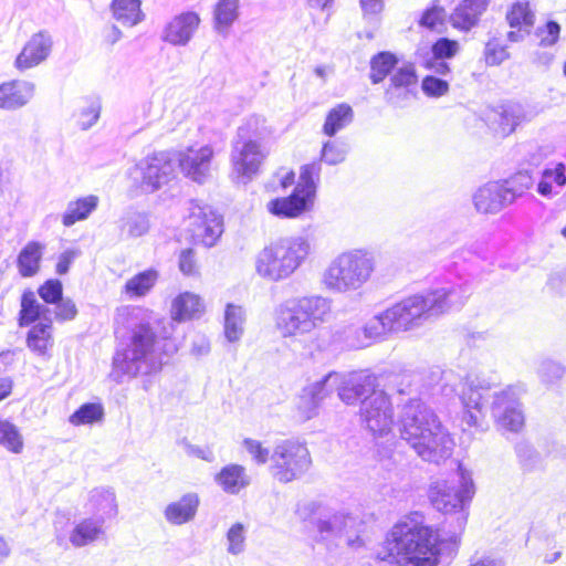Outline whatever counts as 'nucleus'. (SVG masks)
I'll use <instances>...</instances> for the list:
<instances>
[{
    "mask_svg": "<svg viewBox=\"0 0 566 566\" xmlns=\"http://www.w3.org/2000/svg\"><path fill=\"white\" fill-rule=\"evenodd\" d=\"M460 399L463 406V421L469 427L486 430L488 409L500 431L520 432L525 423L522 403L516 390L509 386L492 391L491 385L479 377H468L463 384Z\"/></svg>",
    "mask_w": 566,
    "mask_h": 566,
    "instance_id": "nucleus-1",
    "label": "nucleus"
},
{
    "mask_svg": "<svg viewBox=\"0 0 566 566\" xmlns=\"http://www.w3.org/2000/svg\"><path fill=\"white\" fill-rule=\"evenodd\" d=\"M459 542L457 533L440 538L437 531L413 518L396 523L386 538L389 553L408 566H438L440 556L453 554Z\"/></svg>",
    "mask_w": 566,
    "mask_h": 566,
    "instance_id": "nucleus-2",
    "label": "nucleus"
},
{
    "mask_svg": "<svg viewBox=\"0 0 566 566\" xmlns=\"http://www.w3.org/2000/svg\"><path fill=\"white\" fill-rule=\"evenodd\" d=\"M171 332L166 326L160 337L149 322H140L130 334V342L123 350H117L113 358V375L134 377L139 374L158 371L166 357L178 350Z\"/></svg>",
    "mask_w": 566,
    "mask_h": 566,
    "instance_id": "nucleus-3",
    "label": "nucleus"
},
{
    "mask_svg": "<svg viewBox=\"0 0 566 566\" xmlns=\"http://www.w3.org/2000/svg\"><path fill=\"white\" fill-rule=\"evenodd\" d=\"M471 294L468 284L448 283L402 298L389 310L398 333L412 331L432 318L460 310Z\"/></svg>",
    "mask_w": 566,
    "mask_h": 566,
    "instance_id": "nucleus-4",
    "label": "nucleus"
},
{
    "mask_svg": "<svg viewBox=\"0 0 566 566\" xmlns=\"http://www.w3.org/2000/svg\"><path fill=\"white\" fill-rule=\"evenodd\" d=\"M398 424L400 437L424 461L438 463L451 455L453 440L434 411L420 399L403 405Z\"/></svg>",
    "mask_w": 566,
    "mask_h": 566,
    "instance_id": "nucleus-5",
    "label": "nucleus"
},
{
    "mask_svg": "<svg viewBox=\"0 0 566 566\" xmlns=\"http://www.w3.org/2000/svg\"><path fill=\"white\" fill-rule=\"evenodd\" d=\"M332 314V301L321 295L290 297L273 311L276 332L283 338H297L313 334Z\"/></svg>",
    "mask_w": 566,
    "mask_h": 566,
    "instance_id": "nucleus-6",
    "label": "nucleus"
},
{
    "mask_svg": "<svg viewBox=\"0 0 566 566\" xmlns=\"http://www.w3.org/2000/svg\"><path fill=\"white\" fill-rule=\"evenodd\" d=\"M312 242L305 235H290L264 247L255 256L254 268L259 276L280 282L293 275L312 253Z\"/></svg>",
    "mask_w": 566,
    "mask_h": 566,
    "instance_id": "nucleus-7",
    "label": "nucleus"
},
{
    "mask_svg": "<svg viewBox=\"0 0 566 566\" xmlns=\"http://www.w3.org/2000/svg\"><path fill=\"white\" fill-rule=\"evenodd\" d=\"M373 253L355 249L335 256L321 275L322 286L334 294H347L360 290L375 271Z\"/></svg>",
    "mask_w": 566,
    "mask_h": 566,
    "instance_id": "nucleus-8",
    "label": "nucleus"
},
{
    "mask_svg": "<svg viewBox=\"0 0 566 566\" xmlns=\"http://www.w3.org/2000/svg\"><path fill=\"white\" fill-rule=\"evenodd\" d=\"M475 488L471 474L459 467L447 479L432 482L429 499L434 509L443 514H454L455 530L461 532L468 521V507L474 496Z\"/></svg>",
    "mask_w": 566,
    "mask_h": 566,
    "instance_id": "nucleus-9",
    "label": "nucleus"
},
{
    "mask_svg": "<svg viewBox=\"0 0 566 566\" xmlns=\"http://www.w3.org/2000/svg\"><path fill=\"white\" fill-rule=\"evenodd\" d=\"M319 174V161L303 165L292 195L271 200L268 203V210L280 218H297L303 212L308 211L314 203Z\"/></svg>",
    "mask_w": 566,
    "mask_h": 566,
    "instance_id": "nucleus-10",
    "label": "nucleus"
},
{
    "mask_svg": "<svg viewBox=\"0 0 566 566\" xmlns=\"http://www.w3.org/2000/svg\"><path fill=\"white\" fill-rule=\"evenodd\" d=\"M312 463L308 449L295 440L279 442L271 454V472L275 480L289 483L301 478Z\"/></svg>",
    "mask_w": 566,
    "mask_h": 566,
    "instance_id": "nucleus-11",
    "label": "nucleus"
},
{
    "mask_svg": "<svg viewBox=\"0 0 566 566\" xmlns=\"http://www.w3.org/2000/svg\"><path fill=\"white\" fill-rule=\"evenodd\" d=\"M172 154L159 151L140 159L130 170V176L145 192H154L175 178Z\"/></svg>",
    "mask_w": 566,
    "mask_h": 566,
    "instance_id": "nucleus-12",
    "label": "nucleus"
},
{
    "mask_svg": "<svg viewBox=\"0 0 566 566\" xmlns=\"http://www.w3.org/2000/svg\"><path fill=\"white\" fill-rule=\"evenodd\" d=\"M317 536L329 545L339 546L345 543L349 546L358 541L360 520L345 512L319 513L314 522Z\"/></svg>",
    "mask_w": 566,
    "mask_h": 566,
    "instance_id": "nucleus-13",
    "label": "nucleus"
},
{
    "mask_svg": "<svg viewBox=\"0 0 566 566\" xmlns=\"http://www.w3.org/2000/svg\"><path fill=\"white\" fill-rule=\"evenodd\" d=\"M359 418L375 437L388 434L394 424V408L389 396L384 390L366 396L360 401Z\"/></svg>",
    "mask_w": 566,
    "mask_h": 566,
    "instance_id": "nucleus-14",
    "label": "nucleus"
},
{
    "mask_svg": "<svg viewBox=\"0 0 566 566\" xmlns=\"http://www.w3.org/2000/svg\"><path fill=\"white\" fill-rule=\"evenodd\" d=\"M187 227L192 239L207 248L213 247L223 232L222 219L211 207L191 201Z\"/></svg>",
    "mask_w": 566,
    "mask_h": 566,
    "instance_id": "nucleus-15",
    "label": "nucleus"
},
{
    "mask_svg": "<svg viewBox=\"0 0 566 566\" xmlns=\"http://www.w3.org/2000/svg\"><path fill=\"white\" fill-rule=\"evenodd\" d=\"M339 382L338 373H328L321 380L305 386L296 401V417L301 421H307L318 415L323 400L334 390Z\"/></svg>",
    "mask_w": 566,
    "mask_h": 566,
    "instance_id": "nucleus-16",
    "label": "nucleus"
},
{
    "mask_svg": "<svg viewBox=\"0 0 566 566\" xmlns=\"http://www.w3.org/2000/svg\"><path fill=\"white\" fill-rule=\"evenodd\" d=\"M264 158L265 153L256 139L238 138L231 154L233 172L245 184L259 171Z\"/></svg>",
    "mask_w": 566,
    "mask_h": 566,
    "instance_id": "nucleus-17",
    "label": "nucleus"
},
{
    "mask_svg": "<svg viewBox=\"0 0 566 566\" xmlns=\"http://www.w3.org/2000/svg\"><path fill=\"white\" fill-rule=\"evenodd\" d=\"M213 154V149L209 145L199 148L189 147L178 153L177 160L186 177L198 184H203L210 176Z\"/></svg>",
    "mask_w": 566,
    "mask_h": 566,
    "instance_id": "nucleus-18",
    "label": "nucleus"
},
{
    "mask_svg": "<svg viewBox=\"0 0 566 566\" xmlns=\"http://www.w3.org/2000/svg\"><path fill=\"white\" fill-rule=\"evenodd\" d=\"M53 49V39L48 31L34 33L23 45L14 60V67L19 72H25L48 60Z\"/></svg>",
    "mask_w": 566,
    "mask_h": 566,
    "instance_id": "nucleus-19",
    "label": "nucleus"
},
{
    "mask_svg": "<svg viewBox=\"0 0 566 566\" xmlns=\"http://www.w3.org/2000/svg\"><path fill=\"white\" fill-rule=\"evenodd\" d=\"M200 17L193 11L175 15L164 28L161 40L176 46L187 45L200 25Z\"/></svg>",
    "mask_w": 566,
    "mask_h": 566,
    "instance_id": "nucleus-20",
    "label": "nucleus"
},
{
    "mask_svg": "<svg viewBox=\"0 0 566 566\" xmlns=\"http://www.w3.org/2000/svg\"><path fill=\"white\" fill-rule=\"evenodd\" d=\"M376 387V378L370 375L353 374L344 377L339 374V382L334 387L339 399L346 405H354L370 395Z\"/></svg>",
    "mask_w": 566,
    "mask_h": 566,
    "instance_id": "nucleus-21",
    "label": "nucleus"
},
{
    "mask_svg": "<svg viewBox=\"0 0 566 566\" xmlns=\"http://www.w3.org/2000/svg\"><path fill=\"white\" fill-rule=\"evenodd\" d=\"M205 312L202 298L192 292H182L172 298L170 304V318L168 331L174 332L175 323H181L200 317Z\"/></svg>",
    "mask_w": 566,
    "mask_h": 566,
    "instance_id": "nucleus-22",
    "label": "nucleus"
},
{
    "mask_svg": "<svg viewBox=\"0 0 566 566\" xmlns=\"http://www.w3.org/2000/svg\"><path fill=\"white\" fill-rule=\"evenodd\" d=\"M490 0H461L449 17L452 28L469 32L475 28L486 11Z\"/></svg>",
    "mask_w": 566,
    "mask_h": 566,
    "instance_id": "nucleus-23",
    "label": "nucleus"
},
{
    "mask_svg": "<svg viewBox=\"0 0 566 566\" xmlns=\"http://www.w3.org/2000/svg\"><path fill=\"white\" fill-rule=\"evenodd\" d=\"M35 85L23 80H12L0 84V108L15 111L25 106L34 96Z\"/></svg>",
    "mask_w": 566,
    "mask_h": 566,
    "instance_id": "nucleus-24",
    "label": "nucleus"
},
{
    "mask_svg": "<svg viewBox=\"0 0 566 566\" xmlns=\"http://www.w3.org/2000/svg\"><path fill=\"white\" fill-rule=\"evenodd\" d=\"M475 209L485 214H495L510 206L501 181L488 182L473 195Z\"/></svg>",
    "mask_w": 566,
    "mask_h": 566,
    "instance_id": "nucleus-25",
    "label": "nucleus"
},
{
    "mask_svg": "<svg viewBox=\"0 0 566 566\" xmlns=\"http://www.w3.org/2000/svg\"><path fill=\"white\" fill-rule=\"evenodd\" d=\"M364 339L359 342V346L366 347L375 342L382 340L388 335L397 334L398 331L389 314V310L374 315L370 317L361 328Z\"/></svg>",
    "mask_w": 566,
    "mask_h": 566,
    "instance_id": "nucleus-26",
    "label": "nucleus"
},
{
    "mask_svg": "<svg viewBox=\"0 0 566 566\" xmlns=\"http://www.w3.org/2000/svg\"><path fill=\"white\" fill-rule=\"evenodd\" d=\"M86 507L93 514L92 517L105 523L106 520L115 517L118 512L115 492L105 488L92 490Z\"/></svg>",
    "mask_w": 566,
    "mask_h": 566,
    "instance_id": "nucleus-27",
    "label": "nucleus"
},
{
    "mask_svg": "<svg viewBox=\"0 0 566 566\" xmlns=\"http://www.w3.org/2000/svg\"><path fill=\"white\" fill-rule=\"evenodd\" d=\"M199 503L197 493H187L178 501L169 503L164 511V516L172 525L186 524L195 518Z\"/></svg>",
    "mask_w": 566,
    "mask_h": 566,
    "instance_id": "nucleus-28",
    "label": "nucleus"
},
{
    "mask_svg": "<svg viewBox=\"0 0 566 566\" xmlns=\"http://www.w3.org/2000/svg\"><path fill=\"white\" fill-rule=\"evenodd\" d=\"M216 483L228 494L235 495L248 488L251 479L243 465L230 463L224 465L214 476Z\"/></svg>",
    "mask_w": 566,
    "mask_h": 566,
    "instance_id": "nucleus-29",
    "label": "nucleus"
},
{
    "mask_svg": "<svg viewBox=\"0 0 566 566\" xmlns=\"http://www.w3.org/2000/svg\"><path fill=\"white\" fill-rule=\"evenodd\" d=\"M104 523L102 520L86 517L77 522L70 532L69 541L74 547H84L104 536Z\"/></svg>",
    "mask_w": 566,
    "mask_h": 566,
    "instance_id": "nucleus-30",
    "label": "nucleus"
},
{
    "mask_svg": "<svg viewBox=\"0 0 566 566\" xmlns=\"http://www.w3.org/2000/svg\"><path fill=\"white\" fill-rule=\"evenodd\" d=\"M499 115V133L502 136L512 134L517 126L532 120L534 114L517 103H509L500 107Z\"/></svg>",
    "mask_w": 566,
    "mask_h": 566,
    "instance_id": "nucleus-31",
    "label": "nucleus"
},
{
    "mask_svg": "<svg viewBox=\"0 0 566 566\" xmlns=\"http://www.w3.org/2000/svg\"><path fill=\"white\" fill-rule=\"evenodd\" d=\"M140 0H113L111 12L113 18L124 27H135L145 19Z\"/></svg>",
    "mask_w": 566,
    "mask_h": 566,
    "instance_id": "nucleus-32",
    "label": "nucleus"
},
{
    "mask_svg": "<svg viewBox=\"0 0 566 566\" xmlns=\"http://www.w3.org/2000/svg\"><path fill=\"white\" fill-rule=\"evenodd\" d=\"M98 202V197L94 195L70 201L62 214V223L72 227L77 221L86 220L96 210Z\"/></svg>",
    "mask_w": 566,
    "mask_h": 566,
    "instance_id": "nucleus-33",
    "label": "nucleus"
},
{
    "mask_svg": "<svg viewBox=\"0 0 566 566\" xmlns=\"http://www.w3.org/2000/svg\"><path fill=\"white\" fill-rule=\"evenodd\" d=\"M240 0H218L213 9L214 30L227 35L239 18Z\"/></svg>",
    "mask_w": 566,
    "mask_h": 566,
    "instance_id": "nucleus-34",
    "label": "nucleus"
},
{
    "mask_svg": "<svg viewBox=\"0 0 566 566\" xmlns=\"http://www.w3.org/2000/svg\"><path fill=\"white\" fill-rule=\"evenodd\" d=\"M122 239H132L144 235L149 230V221L144 213L127 210L117 221Z\"/></svg>",
    "mask_w": 566,
    "mask_h": 566,
    "instance_id": "nucleus-35",
    "label": "nucleus"
},
{
    "mask_svg": "<svg viewBox=\"0 0 566 566\" xmlns=\"http://www.w3.org/2000/svg\"><path fill=\"white\" fill-rule=\"evenodd\" d=\"M44 251V244L31 241L20 252L18 256L19 272L24 277L33 276L40 269V261Z\"/></svg>",
    "mask_w": 566,
    "mask_h": 566,
    "instance_id": "nucleus-36",
    "label": "nucleus"
},
{
    "mask_svg": "<svg viewBox=\"0 0 566 566\" xmlns=\"http://www.w3.org/2000/svg\"><path fill=\"white\" fill-rule=\"evenodd\" d=\"M245 312L242 306L228 304L224 312V336L228 342H239L244 332Z\"/></svg>",
    "mask_w": 566,
    "mask_h": 566,
    "instance_id": "nucleus-37",
    "label": "nucleus"
},
{
    "mask_svg": "<svg viewBox=\"0 0 566 566\" xmlns=\"http://www.w3.org/2000/svg\"><path fill=\"white\" fill-rule=\"evenodd\" d=\"M52 322L39 323L28 333L27 343L31 350L43 355L53 345Z\"/></svg>",
    "mask_w": 566,
    "mask_h": 566,
    "instance_id": "nucleus-38",
    "label": "nucleus"
},
{
    "mask_svg": "<svg viewBox=\"0 0 566 566\" xmlns=\"http://www.w3.org/2000/svg\"><path fill=\"white\" fill-rule=\"evenodd\" d=\"M354 113L348 104L342 103L332 108L323 126V132L327 136H334L338 130L352 123Z\"/></svg>",
    "mask_w": 566,
    "mask_h": 566,
    "instance_id": "nucleus-39",
    "label": "nucleus"
},
{
    "mask_svg": "<svg viewBox=\"0 0 566 566\" xmlns=\"http://www.w3.org/2000/svg\"><path fill=\"white\" fill-rule=\"evenodd\" d=\"M158 280V273L155 270L143 271L125 283V292L130 297L145 296Z\"/></svg>",
    "mask_w": 566,
    "mask_h": 566,
    "instance_id": "nucleus-40",
    "label": "nucleus"
},
{
    "mask_svg": "<svg viewBox=\"0 0 566 566\" xmlns=\"http://www.w3.org/2000/svg\"><path fill=\"white\" fill-rule=\"evenodd\" d=\"M501 184L509 202L512 205L517 198L522 197L526 190L533 187L534 180L527 171H520L510 179L501 181Z\"/></svg>",
    "mask_w": 566,
    "mask_h": 566,
    "instance_id": "nucleus-41",
    "label": "nucleus"
},
{
    "mask_svg": "<svg viewBox=\"0 0 566 566\" xmlns=\"http://www.w3.org/2000/svg\"><path fill=\"white\" fill-rule=\"evenodd\" d=\"M0 444L15 454L21 453L24 447L19 428L8 420H0Z\"/></svg>",
    "mask_w": 566,
    "mask_h": 566,
    "instance_id": "nucleus-42",
    "label": "nucleus"
},
{
    "mask_svg": "<svg viewBox=\"0 0 566 566\" xmlns=\"http://www.w3.org/2000/svg\"><path fill=\"white\" fill-rule=\"evenodd\" d=\"M103 417L104 408L101 403L87 402L69 417V422L76 427L93 424L102 421Z\"/></svg>",
    "mask_w": 566,
    "mask_h": 566,
    "instance_id": "nucleus-43",
    "label": "nucleus"
},
{
    "mask_svg": "<svg viewBox=\"0 0 566 566\" xmlns=\"http://www.w3.org/2000/svg\"><path fill=\"white\" fill-rule=\"evenodd\" d=\"M506 21L511 28H533L535 14L528 2H515L506 13Z\"/></svg>",
    "mask_w": 566,
    "mask_h": 566,
    "instance_id": "nucleus-44",
    "label": "nucleus"
},
{
    "mask_svg": "<svg viewBox=\"0 0 566 566\" xmlns=\"http://www.w3.org/2000/svg\"><path fill=\"white\" fill-rule=\"evenodd\" d=\"M397 59L389 52H380L370 61V80L378 84L394 70Z\"/></svg>",
    "mask_w": 566,
    "mask_h": 566,
    "instance_id": "nucleus-45",
    "label": "nucleus"
},
{
    "mask_svg": "<svg viewBox=\"0 0 566 566\" xmlns=\"http://www.w3.org/2000/svg\"><path fill=\"white\" fill-rule=\"evenodd\" d=\"M565 171L566 166L563 163H558L554 169H544L542 172V179L537 185V192L543 197H552L554 195L551 184L552 177H555V184L558 187H564L566 185Z\"/></svg>",
    "mask_w": 566,
    "mask_h": 566,
    "instance_id": "nucleus-46",
    "label": "nucleus"
},
{
    "mask_svg": "<svg viewBox=\"0 0 566 566\" xmlns=\"http://www.w3.org/2000/svg\"><path fill=\"white\" fill-rule=\"evenodd\" d=\"M44 310L45 307L36 301L33 292H24L21 300L20 325H30L40 317Z\"/></svg>",
    "mask_w": 566,
    "mask_h": 566,
    "instance_id": "nucleus-47",
    "label": "nucleus"
},
{
    "mask_svg": "<svg viewBox=\"0 0 566 566\" xmlns=\"http://www.w3.org/2000/svg\"><path fill=\"white\" fill-rule=\"evenodd\" d=\"M247 527L238 522L227 532V552L230 555H240L245 549Z\"/></svg>",
    "mask_w": 566,
    "mask_h": 566,
    "instance_id": "nucleus-48",
    "label": "nucleus"
},
{
    "mask_svg": "<svg viewBox=\"0 0 566 566\" xmlns=\"http://www.w3.org/2000/svg\"><path fill=\"white\" fill-rule=\"evenodd\" d=\"M560 33V25L555 21H547L543 25H538L534 31V36L537 39V45L547 48L554 45Z\"/></svg>",
    "mask_w": 566,
    "mask_h": 566,
    "instance_id": "nucleus-49",
    "label": "nucleus"
},
{
    "mask_svg": "<svg viewBox=\"0 0 566 566\" xmlns=\"http://www.w3.org/2000/svg\"><path fill=\"white\" fill-rule=\"evenodd\" d=\"M348 151L346 144L338 142H326L323 145L321 159L328 165H337L345 160Z\"/></svg>",
    "mask_w": 566,
    "mask_h": 566,
    "instance_id": "nucleus-50",
    "label": "nucleus"
},
{
    "mask_svg": "<svg viewBox=\"0 0 566 566\" xmlns=\"http://www.w3.org/2000/svg\"><path fill=\"white\" fill-rule=\"evenodd\" d=\"M266 128L264 119L260 116L250 117L238 129V138L240 139H256L264 135Z\"/></svg>",
    "mask_w": 566,
    "mask_h": 566,
    "instance_id": "nucleus-51",
    "label": "nucleus"
},
{
    "mask_svg": "<svg viewBox=\"0 0 566 566\" xmlns=\"http://www.w3.org/2000/svg\"><path fill=\"white\" fill-rule=\"evenodd\" d=\"M416 88L388 86L385 92V99L396 107L406 106L415 97Z\"/></svg>",
    "mask_w": 566,
    "mask_h": 566,
    "instance_id": "nucleus-52",
    "label": "nucleus"
},
{
    "mask_svg": "<svg viewBox=\"0 0 566 566\" xmlns=\"http://www.w3.org/2000/svg\"><path fill=\"white\" fill-rule=\"evenodd\" d=\"M389 86L396 87H417V75L412 65H403L391 75Z\"/></svg>",
    "mask_w": 566,
    "mask_h": 566,
    "instance_id": "nucleus-53",
    "label": "nucleus"
},
{
    "mask_svg": "<svg viewBox=\"0 0 566 566\" xmlns=\"http://www.w3.org/2000/svg\"><path fill=\"white\" fill-rule=\"evenodd\" d=\"M460 50L459 42L448 38H440L431 46V55L437 59L448 60L458 54Z\"/></svg>",
    "mask_w": 566,
    "mask_h": 566,
    "instance_id": "nucleus-54",
    "label": "nucleus"
},
{
    "mask_svg": "<svg viewBox=\"0 0 566 566\" xmlns=\"http://www.w3.org/2000/svg\"><path fill=\"white\" fill-rule=\"evenodd\" d=\"M101 115L99 102H91L86 106L82 107L77 114V125L83 130L90 129L96 124Z\"/></svg>",
    "mask_w": 566,
    "mask_h": 566,
    "instance_id": "nucleus-55",
    "label": "nucleus"
},
{
    "mask_svg": "<svg viewBox=\"0 0 566 566\" xmlns=\"http://www.w3.org/2000/svg\"><path fill=\"white\" fill-rule=\"evenodd\" d=\"M243 448L247 450V452L251 455L252 460L258 465H263L268 463L269 460H271L270 450L262 444L259 440H254L251 438H245L242 442Z\"/></svg>",
    "mask_w": 566,
    "mask_h": 566,
    "instance_id": "nucleus-56",
    "label": "nucleus"
},
{
    "mask_svg": "<svg viewBox=\"0 0 566 566\" xmlns=\"http://www.w3.org/2000/svg\"><path fill=\"white\" fill-rule=\"evenodd\" d=\"M520 462L526 470H534L541 464L538 452L526 442H521L515 447Z\"/></svg>",
    "mask_w": 566,
    "mask_h": 566,
    "instance_id": "nucleus-57",
    "label": "nucleus"
},
{
    "mask_svg": "<svg viewBox=\"0 0 566 566\" xmlns=\"http://www.w3.org/2000/svg\"><path fill=\"white\" fill-rule=\"evenodd\" d=\"M537 373L543 382L553 384L564 376L565 369L560 364L547 359L541 363Z\"/></svg>",
    "mask_w": 566,
    "mask_h": 566,
    "instance_id": "nucleus-58",
    "label": "nucleus"
},
{
    "mask_svg": "<svg viewBox=\"0 0 566 566\" xmlns=\"http://www.w3.org/2000/svg\"><path fill=\"white\" fill-rule=\"evenodd\" d=\"M421 88L427 96L440 97L448 93L449 83L436 76L428 75L422 80Z\"/></svg>",
    "mask_w": 566,
    "mask_h": 566,
    "instance_id": "nucleus-59",
    "label": "nucleus"
},
{
    "mask_svg": "<svg viewBox=\"0 0 566 566\" xmlns=\"http://www.w3.org/2000/svg\"><path fill=\"white\" fill-rule=\"evenodd\" d=\"M63 293L62 283L59 280H49L40 289L39 295L49 304H55Z\"/></svg>",
    "mask_w": 566,
    "mask_h": 566,
    "instance_id": "nucleus-60",
    "label": "nucleus"
},
{
    "mask_svg": "<svg viewBox=\"0 0 566 566\" xmlns=\"http://www.w3.org/2000/svg\"><path fill=\"white\" fill-rule=\"evenodd\" d=\"M484 55L485 62L489 65H500L510 57L506 48L496 42H489L486 44Z\"/></svg>",
    "mask_w": 566,
    "mask_h": 566,
    "instance_id": "nucleus-61",
    "label": "nucleus"
},
{
    "mask_svg": "<svg viewBox=\"0 0 566 566\" xmlns=\"http://www.w3.org/2000/svg\"><path fill=\"white\" fill-rule=\"evenodd\" d=\"M54 314L55 319L60 322L72 321L77 314V308L72 300L61 297V300L55 303Z\"/></svg>",
    "mask_w": 566,
    "mask_h": 566,
    "instance_id": "nucleus-62",
    "label": "nucleus"
},
{
    "mask_svg": "<svg viewBox=\"0 0 566 566\" xmlns=\"http://www.w3.org/2000/svg\"><path fill=\"white\" fill-rule=\"evenodd\" d=\"M179 270L185 275H195L198 272L197 260L192 249H185L179 254Z\"/></svg>",
    "mask_w": 566,
    "mask_h": 566,
    "instance_id": "nucleus-63",
    "label": "nucleus"
},
{
    "mask_svg": "<svg viewBox=\"0 0 566 566\" xmlns=\"http://www.w3.org/2000/svg\"><path fill=\"white\" fill-rule=\"evenodd\" d=\"M553 153L551 146H531L526 154V161L532 166L541 165Z\"/></svg>",
    "mask_w": 566,
    "mask_h": 566,
    "instance_id": "nucleus-64",
    "label": "nucleus"
}]
</instances>
